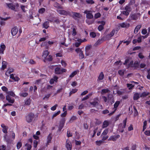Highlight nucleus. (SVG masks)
I'll return each instance as SVG.
<instances>
[{
  "label": "nucleus",
  "instance_id": "nucleus-1",
  "mask_svg": "<svg viewBox=\"0 0 150 150\" xmlns=\"http://www.w3.org/2000/svg\"><path fill=\"white\" fill-rule=\"evenodd\" d=\"M129 59H126L123 63V65H125L127 69H129L130 67H134V69H137L139 68V64L138 62H135L133 63V61L131 60L129 64H127V63L129 62Z\"/></svg>",
  "mask_w": 150,
  "mask_h": 150
},
{
  "label": "nucleus",
  "instance_id": "nucleus-2",
  "mask_svg": "<svg viewBox=\"0 0 150 150\" xmlns=\"http://www.w3.org/2000/svg\"><path fill=\"white\" fill-rule=\"evenodd\" d=\"M55 67H56L54 69V73L56 74H62L67 71V69H65L63 68L61 69V66L60 65H55Z\"/></svg>",
  "mask_w": 150,
  "mask_h": 150
},
{
  "label": "nucleus",
  "instance_id": "nucleus-3",
  "mask_svg": "<svg viewBox=\"0 0 150 150\" xmlns=\"http://www.w3.org/2000/svg\"><path fill=\"white\" fill-rule=\"evenodd\" d=\"M6 5L7 7L15 11H17L16 9H18L19 6V5L18 3H16L14 4L11 3H6Z\"/></svg>",
  "mask_w": 150,
  "mask_h": 150
},
{
  "label": "nucleus",
  "instance_id": "nucleus-4",
  "mask_svg": "<svg viewBox=\"0 0 150 150\" xmlns=\"http://www.w3.org/2000/svg\"><path fill=\"white\" fill-rule=\"evenodd\" d=\"M35 117V114L33 112H30L28 113L25 117L26 122L30 123L33 120Z\"/></svg>",
  "mask_w": 150,
  "mask_h": 150
},
{
  "label": "nucleus",
  "instance_id": "nucleus-5",
  "mask_svg": "<svg viewBox=\"0 0 150 150\" xmlns=\"http://www.w3.org/2000/svg\"><path fill=\"white\" fill-rule=\"evenodd\" d=\"M141 14L139 13L131 14L129 16V17L131 20L133 21H136L138 18H140Z\"/></svg>",
  "mask_w": 150,
  "mask_h": 150
},
{
  "label": "nucleus",
  "instance_id": "nucleus-6",
  "mask_svg": "<svg viewBox=\"0 0 150 150\" xmlns=\"http://www.w3.org/2000/svg\"><path fill=\"white\" fill-rule=\"evenodd\" d=\"M57 12L60 14L64 16H71V12L69 11H66L64 10H57Z\"/></svg>",
  "mask_w": 150,
  "mask_h": 150
},
{
  "label": "nucleus",
  "instance_id": "nucleus-7",
  "mask_svg": "<svg viewBox=\"0 0 150 150\" xmlns=\"http://www.w3.org/2000/svg\"><path fill=\"white\" fill-rule=\"evenodd\" d=\"M84 13L86 14V17L88 19H92L93 16L92 13V11L90 10H86L84 12Z\"/></svg>",
  "mask_w": 150,
  "mask_h": 150
},
{
  "label": "nucleus",
  "instance_id": "nucleus-8",
  "mask_svg": "<svg viewBox=\"0 0 150 150\" xmlns=\"http://www.w3.org/2000/svg\"><path fill=\"white\" fill-rule=\"evenodd\" d=\"M94 101L92 102H90L91 105H92L93 107H95L96 106L98 105V101H99V98L96 97L93 99Z\"/></svg>",
  "mask_w": 150,
  "mask_h": 150
},
{
  "label": "nucleus",
  "instance_id": "nucleus-9",
  "mask_svg": "<svg viewBox=\"0 0 150 150\" xmlns=\"http://www.w3.org/2000/svg\"><path fill=\"white\" fill-rule=\"evenodd\" d=\"M66 146L67 150H71L72 144L71 142L68 140H67L66 142Z\"/></svg>",
  "mask_w": 150,
  "mask_h": 150
},
{
  "label": "nucleus",
  "instance_id": "nucleus-10",
  "mask_svg": "<svg viewBox=\"0 0 150 150\" xmlns=\"http://www.w3.org/2000/svg\"><path fill=\"white\" fill-rule=\"evenodd\" d=\"M1 127L3 128L2 129L3 132L5 134H7L8 132L7 130L8 129V127L6 126L3 123L1 124Z\"/></svg>",
  "mask_w": 150,
  "mask_h": 150
},
{
  "label": "nucleus",
  "instance_id": "nucleus-11",
  "mask_svg": "<svg viewBox=\"0 0 150 150\" xmlns=\"http://www.w3.org/2000/svg\"><path fill=\"white\" fill-rule=\"evenodd\" d=\"M120 137V136L119 135L112 136L110 137L109 140H112L113 141H116L117 139H118Z\"/></svg>",
  "mask_w": 150,
  "mask_h": 150
},
{
  "label": "nucleus",
  "instance_id": "nucleus-12",
  "mask_svg": "<svg viewBox=\"0 0 150 150\" xmlns=\"http://www.w3.org/2000/svg\"><path fill=\"white\" fill-rule=\"evenodd\" d=\"M120 26L122 28H128L130 26V24L127 23L123 22L120 24Z\"/></svg>",
  "mask_w": 150,
  "mask_h": 150
},
{
  "label": "nucleus",
  "instance_id": "nucleus-13",
  "mask_svg": "<svg viewBox=\"0 0 150 150\" xmlns=\"http://www.w3.org/2000/svg\"><path fill=\"white\" fill-rule=\"evenodd\" d=\"M65 122V119L64 118H62L60 121L59 126L63 128L64 126Z\"/></svg>",
  "mask_w": 150,
  "mask_h": 150
},
{
  "label": "nucleus",
  "instance_id": "nucleus-14",
  "mask_svg": "<svg viewBox=\"0 0 150 150\" xmlns=\"http://www.w3.org/2000/svg\"><path fill=\"white\" fill-rule=\"evenodd\" d=\"M6 100L8 101L9 103H13L14 102V99L13 98L11 99L10 96L9 95H7L6 97Z\"/></svg>",
  "mask_w": 150,
  "mask_h": 150
},
{
  "label": "nucleus",
  "instance_id": "nucleus-15",
  "mask_svg": "<svg viewBox=\"0 0 150 150\" xmlns=\"http://www.w3.org/2000/svg\"><path fill=\"white\" fill-rule=\"evenodd\" d=\"M18 31V29L17 28L14 27L11 30V33L13 36H14L17 33Z\"/></svg>",
  "mask_w": 150,
  "mask_h": 150
},
{
  "label": "nucleus",
  "instance_id": "nucleus-16",
  "mask_svg": "<svg viewBox=\"0 0 150 150\" xmlns=\"http://www.w3.org/2000/svg\"><path fill=\"white\" fill-rule=\"evenodd\" d=\"M104 75L103 72H101L97 80V81H99L102 80L104 78Z\"/></svg>",
  "mask_w": 150,
  "mask_h": 150
},
{
  "label": "nucleus",
  "instance_id": "nucleus-17",
  "mask_svg": "<svg viewBox=\"0 0 150 150\" xmlns=\"http://www.w3.org/2000/svg\"><path fill=\"white\" fill-rule=\"evenodd\" d=\"M2 65L1 68V69L2 70H4L5 69H6L7 67V62L4 61H3L2 62Z\"/></svg>",
  "mask_w": 150,
  "mask_h": 150
},
{
  "label": "nucleus",
  "instance_id": "nucleus-18",
  "mask_svg": "<svg viewBox=\"0 0 150 150\" xmlns=\"http://www.w3.org/2000/svg\"><path fill=\"white\" fill-rule=\"evenodd\" d=\"M142 27V25H137L134 30V33L135 34L137 33L138 31L140 30V29Z\"/></svg>",
  "mask_w": 150,
  "mask_h": 150
},
{
  "label": "nucleus",
  "instance_id": "nucleus-19",
  "mask_svg": "<svg viewBox=\"0 0 150 150\" xmlns=\"http://www.w3.org/2000/svg\"><path fill=\"white\" fill-rule=\"evenodd\" d=\"M54 6L55 7L57 8H63V7L62 6H61L59 4L56 2L54 3Z\"/></svg>",
  "mask_w": 150,
  "mask_h": 150
},
{
  "label": "nucleus",
  "instance_id": "nucleus-20",
  "mask_svg": "<svg viewBox=\"0 0 150 150\" xmlns=\"http://www.w3.org/2000/svg\"><path fill=\"white\" fill-rule=\"evenodd\" d=\"M124 9L127 12H131L132 10V9L130 6L129 4L128 5H126L125 6Z\"/></svg>",
  "mask_w": 150,
  "mask_h": 150
},
{
  "label": "nucleus",
  "instance_id": "nucleus-21",
  "mask_svg": "<svg viewBox=\"0 0 150 150\" xmlns=\"http://www.w3.org/2000/svg\"><path fill=\"white\" fill-rule=\"evenodd\" d=\"M14 71V69L13 68H9L8 70L6 71L5 74L6 76H8V74H11V73L13 72Z\"/></svg>",
  "mask_w": 150,
  "mask_h": 150
},
{
  "label": "nucleus",
  "instance_id": "nucleus-22",
  "mask_svg": "<svg viewBox=\"0 0 150 150\" xmlns=\"http://www.w3.org/2000/svg\"><path fill=\"white\" fill-rule=\"evenodd\" d=\"M49 23L48 21L45 22L42 24L43 28L45 29H47L49 27Z\"/></svg>",
  "mask_w": 150,
  "mask_h": 150
},
{
  "label": "nucleus",
  "instance_id": "nucleus-23",
  "mask_svg": "<svg viewBox=\"0 0 150 150\" xmlns=\"http://www.w3.org/2000/svg\"><path fill=\"white\" fill-rule=\"evenodd\" d=\"M109 125V122L107 120H105L104 121L102 125L103 128L107 127Z\"/></svg>",
  "mask_w": 150,
  "mask_h": 150
},
{
  "label": "nucleus",
  "instance_id": "nucleus-24",
  "mask_svg": "<svg viewBox=\"0 0 150 150\" xmlns=\"http://www.w3.org/2000/svg\"><path fill=\"white\" fill-rule=\"evenodd\" d=\"M139 94L138 93H136L134 94L133 96V99L134 100H137L140 98Z\"/></svg>",
  "mask_w": 150,
  "mask_h": 150
},
{
  "label": "nucleus",
  "instance_id": "nucleus-25",
  "mask_svg": "<svg viewBox=\"0 0 150 150\" xmlns=\"http://www.w3.org/2000/svg\"><path fill=\"white\" fill-rule=\"evenodd\" d=\"M19 95L20 96L26 97L28 95V93L26 92L24 93L23 91H22L20 93Z\"/></svg>",
  "mask_w": 150,
  "mask_h": 150
},
{
  "label": "nucleus",
  "instance_id": "nucleus-26",
  "mask_svg": "<svg viewBox=\"0 0 150 150\" xmlns=\"http://www.w3.org/2000/svg\"><path fill=\"white\" fill-rule=\"evenodd\" d=\"M31 102V100L30 98L28 99L25 101V105H30Z\"/></svg>",
  "mask_w": 150,
  "mask_h": 150
},
{
  "label": "nucleus",
  "instance_id": "nucleus-27",
  "mask_svg": "<svg viewBox=\"0 0 150 150\" xmlns=\"http://www.w3.org/2000/svg\"><path fill=\"white\" fill-rule=\"evenodd\" d=\"M49 52L48 50H46L44 51L43 54V56L45 58L49 54Z\"/></svg>",
  "mask_w": 150,
  "mask_h": 150
},
{
  "label": "nucleus",
  "instance_id": "nucleus-28",
  "mask_svg": "<svg viewBox=\"0 0 150 150\" xmlns=\"http://www.w3.org/2000/svg\"><path fill=\"white\" fill-rule=\"evenodd\" d=\"M51 134H50L48 135L47 137V143L48 144L50 143L51 141L52 140V137H51Z\"/></svg>",
  "mask_w": 150,
  "mask_h": 150
},
{
  "label": "nucleus",
  "instance_id": "nucleus-29",
  "mask_svg": "<svg viewBox=\"0 0 150 150\" xmlns=\"http://www.w3.org/2000/svg\"><path fill=\"white\" fill-rule=\"evenodd\" d=\"M110 92V91L108 89H103L101 90V94H103L106 93H109Z\"/></svg>",
  "mask_w": 150,
  "mask_h": 150
},
{
  "label": "nucleus",
  "instance_id": "nucleus-30",
  "mask_svg": "<svg viewBox=\"0 0 150 150\" xmlns=\"http://www.w3.org/2000/svg\"><path fill=\"white\" fill-rule=\"evenodd\" d=\"M78 42H76L75 43V46L76 47H79L82 42V41H81V39H78L77 40Z\"/></svg>",
  "mask_w": 150,
  "mask_h": 150
},
{
  "label": "nucleus",
  "instance_id": "nucleus-31",
  "mask_svg": "<svg viewBox=\"0 0 150 150\" xmlns=\"http://www.w3.org/2000/svg\"><path fill=\"white\" fill-rule=\"evenodd\" d=\"M125 71L124 69L120 70L118 71V73L120 76H122L124 74Z\"/></svg>",
  "mask_w": 150,
  "mask_h": 150
},
{
  "label": "nucleus",
  "instance_id": "nucleus-32",
  "mask_svg": "<svg viewBox=\"0 0 150 150\" xmlns=\"http://www.w3.org/2000/svg\"><path fill=\"white\" fill-rule=\"evenodd\" d=\"M149 94V92H144L142 93L140 96V97H145L148 96Z\"/></svg>",
  "mask_w": 150,
  "mask_h": 150
},
{
  "label": "nucleus",
  "instance_id": "nucleus-33",
  "mask_svg": "<svg viewBox=\"0 0 150 150\" xmlns=\"http://www.w3.org/2000/svg\"><path fill=\"white\" fill-rule=\"evenodd\" d=\"M120 103V101H116L114 105V108L117 110V108L118 107Z\"/></svg>",
  "mask_w": 150,
  "mask_h": 150
},
{
  "label": "nucleus",
  "instance_id": "nucleus-34",
  "mask_svg": "<svg viewBox=\"0 0 150 150\" xmlns=\"http://www.w3.org/2000/svg\"><path fill=\"white\" fill-rule=\"evenodd\" d=\"M77 118L76 116H73L70 119L69 122H72L76 120Z\"/></svg>",
  "mask_w": 150,
  "mask_h": 150
},
{
  "label": "nucleus",
  "instance_id": "nucleus-35",
  "mask_svg": "<svg viewBox=\"0 0 150 150\" xmlns=\"http://www.w3.org/2000/svg\"><path fill=\"white\" fill-rule=\"evenodd\" d=\"M60 110H58L57 112L54 113L52 115V118L53 119L54 117L59 115L60 113Z\"/></svg>",
  "mask_w": 150,
  "mask_h": 150
},
{
  "label": "nucleus",
  "instance_id": "nucleus-36",
  "mask_svg": "<svg viewBox=\"0 0 150 150\" xmlns=\"http://www.w3.org/2000/svg\"><path fill=\"white\" fill-rule=\"evenodd\" d=\"M90 36L92 38H95L96 36V35L94 32H92L90 33Z\"/></svg>",
  "mask_w": 150,
  "mask_h": 150
},
{
  "label": "nucleus",
  "instance_id": "nucleus-37",
  "mask_svg": "<svg viewBox=\"0 0 150 150\" xmlns=\"http://www.w3.org/2000/svg\"><path fill=\"white\" fill-rule=\"evenodd\" d=\"M115 30L114 29H113L111 32H110L109 34L108 35V36L109 37H112L115 33Z\"/></svg>",
  "mask_w": 150,
  "mask_h": 150
},
{
  "label": "nucleus",
  "instance_id": "nucleus-38",
  "mask_svg": "<svg viewBox=\"0 0 150 150\" xmlns=\"http://www.w3.org/2000/svg\"><path fill=\"white\" fill-rule=\"evenodd\" d=\"M127 120V118L126 117L125 119L123 121V125L122 127V128L123 129H124L126 127Z\"/></svg>",
  "mask_w": 150,
  "mask_h": 150
},
{
  "label": "nucleus",
  "instance_id": "nucleus-39",
  "mask_svg": "<svg viewBox=\"0 0 150 150\" xmlns=\"http://www.w3.org/2000/svg\"><path fill=\"white\" fill-rule=\"evenodd\" d=\"M22 146V143L20 142L17 143L16 145L17 148L18 149H19Z\"/></svg>",
  "mask_w": 150,
  "mask_h": 150
},
{
  "label": "nucleus",
  "instance_id": "nucleus-40",
  "mask_svg": "<svg viewBox=\"0 0 150 150\" xmlns=\"http://www.w3.org/2000/svg\"><path fill=\"white\" fill-rule=\"evenodd\" d=\"M86 2L88 4H92L95 3L93 0H86Z\"/></svg>",
  "mask_w": 150,
  "mask_h": 150
},
{
  "label": "nucleus",
  "instance_id": "nucleus-41",
  "mask_svg": "<svg viewBox=\"0 0 150 150\" xmlns=\"http://www.w3.org/2000/svg\"><path fill=\"white\" fill-rule=\"evenodd\" d=\"M71 13L73 14L74 16L76 17L79 18L80 16V14L79 13L76 12H72Z\"/></svg>",
  "mask_w": 150,
  "mask_h": 150
},
{
  "label": "nucleus",
  "instance_id": "nucleus-42",
  "mask_svg": "<svg viewBox=\"0 0 150 150\" xmlns=\"http://www.w3.org/2000/svg\"><path fill=\"white\" fill-rule=\"evenodd\" d=\"M51 94L50 93L48 94L47 95H45L44 98H43V100H47L50 97Z\"/></svg>",
  "mask_w": 150,
  "mask_h": 150
},
{
  "label": "nucleus",
  "instance_id": "nucleus-43",
  "mask_svg": "<svg viewBox=\"0 0 150 150\" xmlns=\"http://www.w3.org/2000/svg\"><path fill=\"white\" fill-rule=\"evenodd\" d=\"M84 57V55L83 54V52L82 51H80V52L79 53V59H82Z\"/></svg>",
  "mask_w": 150,
  "mask_h": 150
},
{
  "label": "nucleus",
  "instance_id": "nucleus-44",
  "mask_svg": "<svg viewBox=\"0 0 150 150\" xmlns=\"http://www.w3.org/2000/svg\"><path fill=\"white\" fill-rule=\"evenodd\" d=\"M101 14L99 12H98L96 13L94 15V18L95 19H97L99 18H100L101 16Z\"/></svg>",
  "mask_w": 150,
  "mask_h": 150
},
{
  "label": "nucleus",
  "instance_id": "nucleus-45",
  "mask_svg": "<svg viewBox=\"0 0 150 150\" xmlns=\"http://www.w3.org/2000/svg\"><path fill=\"white\" fill-rule=\"evenodd\" d=\"M127 87L129 88V89H132L134 86V85L131 83H127Z\"/></svg>",
  "mask_w": 150,
  "mask_h": 150
},
{
  "label": "nucleus",
  "instance_id": "nucleus-46",
  "mask_svg": "<svg viewBox=\"0 0 150 150\" xmlns=\"http://www.w3.org/2000/svg\"><path fill=\"white\" fill-rule=\"evenodd\" d=\"M77 72L76 71H75L73 72L70 75L69 77L71 78L73 77L76 74Z\"/></svg>",
  "mask_w": 150,
  "mask_h": 150
},
{
  "label": "nucleus",
  "instance_id": "nucleus-47",
  "mask_svg": "<svg viewBox=\"0 0 150 150\" xmlns=\"http://www.w3.org/2000/svg\"><path fill=\"white\" fill-rule=\"evenodd\" d=\"M45 8H42L39 9L38 10V12L42 14L45 12Z\"/></svg>",
  "mask_w": 150,
  "mask_h": 150
},
{
  "label": "nucleus",
  "instance_id": "nucleus-48",
  "mask_svg": "<svg viewBox=\"0 0 150 150\" xmlns=\"http://www.w3.org/2000/svg\"><path fill=\"white\" fill-rule=\"evenodd\" d=\"M121 13L125 16H128L129 15V13L126 11H122Z\"/></svg>",
  "mask_w": 150,
  "mask_h": 150
},
{
  "label": "nucleus",
  "instance_id": "nucleus-49",
  "mask_svg": "<svg viewBox=\"0 0 150 150\" xmlns=\"http://www.w3.org/2000/svg\"><path fill=\"white\" fill-rule=\"evenodd\" d=\"M77 34L76 32V30L75 28H74L73 29V30L72 31V35L73 36H75Z\"/></svg>",
  "mask_w": 150,
  "mask_h": 150
},
{
  "label": "nucleus",
  "instance_id": "nucleus-50",
  "mask_svg": "<svg viewBox=\"0 0 150 150\" xmlns=\"http://www.w3.org/2000/svg\"><path fill=\"white\" fill-rule=\"evenodd\" d=\"M108 129H105L102 134L101 136H102L103 135H106L108 134Z\"/></svg>",
  "mask_w": 150,
  "mask_h": 150
},
{
  "label": "nucleus",
  "instance_id": "nucleus-51",
  "mask_svg": "<svg viewBox=\"0 0 150 150\" xmlns=\"http://www.w3.org/2000/svg\"><path fill=\"white\" fill-rule=\"evenodd\" d=\"M103 142L102 140L96 141V143L97 145L99 146L101 145Z\"/></svg>",
  "mask_w": 150,
  "mask_h": 150
},
{
  "label": "nucleus",
  "instance_id": "nucleus-52",
  "mask_svg": "<svg viewBox=\"0 0 150 150\" xmlns=\"http://www.w3.org/2000/svg\"><path fill=\"white\" fill-rule=\"evenodd\" d=\"M67 135L68 137H69L72 136V134L71 133L69 130H68L67 132Z\"/></svg>",
  "mask_w": 150,
  "mask_h": 150
},
{
  "label": "nucleus",
  "instance_id": "nucleus-53",
  "mask_svg": "<svg viewBox=\"0 0 150 150\" xmlns=\"http://www.w3.org/2000/svg\"><path fill=\"white\" fill-rule=\"evenodd\" d=\"M61 63L62 66L64 67H65L67 65V64L65 61L63 60H61Z\"/></svg>",
  "mask_w": 150,
  "mask_h": 150
},
{
  "label": "nucleus",
  "instance_id": "nucleus-54",
  "mask_svg": "<svg viewBox=\"0 0 150 150\" xmlns=\"http://www.w3.org/2000/svg\"><path fill=\"white\" fill-rule=\"evenodd\" d=\"M58 106L57 104H55L54 106L51 108L50 109L52 111H54L56 109L57 107Z\"/></svg>",
  "mask_w": 150,
  "mask_h": 150
},
{
  "label": "nucleus",
  "instance_id": "nucleus-55",
  "mask_svg": "<svg viewBox=\"0 0 150 150\" xmlns=\"http://www.w3.org/2000/svg\"><path fill=\"white\" fill-rule=\"evenodd\" d=\"M25 146H27V150H30L32 146L31 145L26 144Z\"/></svg>",
  "mask_w": 150,
  "mask_h": 150
},
{
  "label": "nucleus",
  "instance_id": "nucleus-56",
  "mask_svg": "<svg viewBox=\"0 0 150 150\" xmlns=\"http://www.w3.org/2000/svg\"><path fill=\"white\" fill-rule=\"evenodd\" d=\"M56 57H62V52H59L57 53L56 54Z\"/></svg>",
  "mask_w": 150,
  "mask_h": 150
},
{
  "label": "nucleus",
  "instance_id": "nucleus-57",
  "mask_svg": "<svg viewBox=\"0 0 150 150\" xmlns=\"http://www.w3.org/2000/svg\"><path fill=\"white\" fill-rule=\"evenodd\" d=\"M103 40L102 39H98L96 42V44L97 45L101 44L103 42Z\"/></svg>",
  "mask_w": 150,
  "mask_h": 150
},
{
  "label": "nucleus",
  "instance_id": "nucleus-58",
  "mask_svg": "<svg viewBox=\"0 0 150 150\" xmlns=\"http://www.w3.org/2000/svg\"><path fill=\"white\" fill-rule=\"evenodd\" d=\"M47 59L49 61H51L52 60V56L51 55L48 56L47 58Z\"/></svg>",
  "mask_w": 150,
  "mask_h": 150
},
{
  "label": "nucleus",
  "instance_id": "nucleus-59",
  "mask_svg": "<svg viewBox=\"0 0 150 150\" xmlns=\"http://www.w3.org/2000/svg\"><path fill=\"white\" fill-rule=\"evenodd\" d=\"M6 146L3 145L0 146V150H6Z\"/></svg>",
  "mask_w": 150,
  "mask_h": 150
},
{
  "label": "nucleus",
  "instance_id": "nucleus-60",
  "mask_svg": "<svg viewBox=\"0 0 150 150\" xmlns=\"http://www.w3.org/2000/svg\"><path fill=\"white\" fill-rule=\"evenodd\" d=\"M104 29V26L103 25H100L98 27V29L99 31H101Z\"/></svg>",
  "mask_w": 150,
  "mask_h": 150
},
{
  "label": "nucleus",
  "instance_id": "nucleus-61",
  "mask_svg": "<svg viewBox=\"0 0 150 150\" xmlns=\"http://www.w3.org/2000/svg\"><path fill=\"white\" fill-rule=\"evenodd\" d=\"M32 72L33 73H34L35 74H38L39 72L37 70L35 69H33L32 70Z\"/></svg>",
  "mask_w": 150,
  "mask_h": 150
},
{
  "label": "nucleus",
  "instance_id": "nucleus-62",
  "mask_svg": "<svg viewBox=\"0 0 150 150\" xmlns=\"http://www.w3.org/2000/svg\"><path fill=\"white\" fill-rule=\"evenodd\" d=\"M109 112V111L107 109H105L102 111V113L103 114H105L108 113Z\"/></svg>",
  "mask_w": 150,
  "mask_h": 150
},
{
  "label": "nucleus",
  "instance_id": "nucleus-63",
  "mask_svg": "<svg viewBox=\"0 0 150 150\" xmlns=\"http://www.w3.org/2000/svg\"><path fill=\"white\" fill-rule=\"evenodd\" d=\"M147 33V31L146 29H143L142 31V33L143 35H145Z\"/></svg>",
  "mask_w": 150,
  "mask_h": 150
},
{
  "label": "nucleus",
  "instance_id": "nucleus-64",
  "mask_svg": "<svg viewBox=\"0 0 150 150\" xmlns=\"http://www.w3.org/2000/svg\"><path fill=\"white\" fill-rule=\"evenodd\" d=\"M38 142L36 140H34L33 142V146L35 148H36L37 146Z\"/></svg>",
  "mask_w": 150,
  "mask_h": 150
}]
</instances>
